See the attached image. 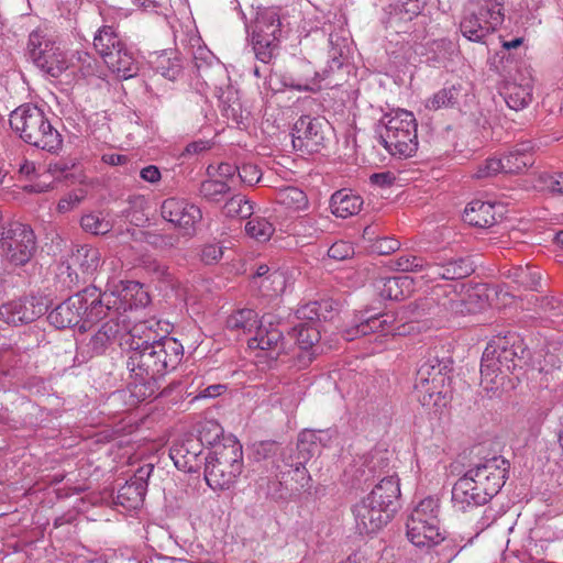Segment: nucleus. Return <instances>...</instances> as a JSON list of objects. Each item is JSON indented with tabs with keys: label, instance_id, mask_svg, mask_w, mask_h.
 <instances>
[{
	"label": "nucleus",
	"instance_id": "obj_36",
	"mask_svg": "<svg viewBox=\"0 0 563 563\" xmlns=\"http://www.w3.org/2000/svg\"><path fill=\"white\" fill-rule=\"evenodd\" d=\"M533 146L531 142L517 144L501 159L504 173H520L533 165Z\"/></svg>",
	"mask_w": 563,
	"mask_h": 563
},
{
	"label": "nucleus",
	"instance_id": "obj_59",
	"mask_svg": "<svg viewBox=\"0 0 563 563\" xmlns=\"http://www.w3.org/2000/svg\"><path fill=\"white\" fill-rule=\"evenodd\" d=\"M235 174H238V167L229 163H221L217 167L209 166L208 175L213 178L223 179L229 184Z\"/></svg>",
	"mask_w": 563,
	"mask_h": 563
},
{
	"label": "nucleus",
	"instance_id": "obj_43",
	"mask_svg": "<svg viewBox=\"0 0 563 563\" xmlns=\"http://www.w3.org/2000/svg\"><path fill=\"white\" fill-rule=\"evenodd\" d=\"M123 45L124 43L119 34L110 25L99 29L93 38V46L103 60L108 58L109 54H112L113 51L121 48Z\"/></svg>",
	"mask_w": 563,
	"mask_h": 563
},
{
	"label": "nucleus",
	"instance_id": "obj_38",
	"mask_svg": "<svg viewBox=\"0 0 563 563\" xmlns=\"http://www.w3.org/2000/svg\"><path fill=\"white\" fill-rule=\"evenodd\" d=\"M150 63L157 73L168 80H176L183 70L180 59L172 51L151 54Z\"/></svg>",
	"mask_w": 563,
	"mask_h": 563
},
{
	"label": "nucleus",
	"instance_id": "obj_64",
	"mask_svg": "<svg viewBox=\"0 0 563 563\" xmlns=\"http://www.w3.org/2000/svg\"><path fill=\"white\" fill-rule=\"evenodd\" d=\"M399 247V242L393 238L380 239L376 244V250L382 254L395 252Z\"/></svg>",
	"mask_w": 563,
	"mask_h": 563
},
{
	"label": "nucleus",
	"instance_id": "obj_3",
	"mask_svg": "<svg viewBox=\"0 0 563 563\" xmlns=\"http://www.w3.org/2000/svg\"><path fill=\"white\" fill-rule=\"evenodd\" d=\"M400 495L396 476L383 478L372 492L354 506L356 529L361 534L379 531L391 519L394 501Z\"/></svg>",
	"mask_w": 563,
	"mask_h": 563
},
{
	"label": "nucleus",
	"instance_id": "obj_47",
	"mask_svg": "<svg viewBox=\"0 0 563 563\" xmlns=\"http://www.w3.org/2000/svg\"><path fill=\"white\" fill-rule=\"evenodd\" d=\"M460 97V89L455 86L443 88L427 100L426 107L430 110H438L455 104Z\"/></svg>",
	"mask_w": 563,
	"mask_h": 563
},
{
	"label": "nucleus",
	"instance_id": "obj_57",
	"mask_svg": "<svg viewBox=\"0 0 563 563\" xmlns=\"http://www.w3.org/2000/svg\"><path fill=\"white\" fill-rule=\"evenodd\" d=\"M238 175L240 179L246 185H254L262 180L263 174L257 165L247 163L238 167Z\"/></svg>",
	"mask_w": 563,
	"mask_h": 563
},
{
	"label": "nucleus",
	"instance_id": "obj_61",
	"mask_svg": "<svg viewBox=\"0 0 563 563\" xmlns=\"http://www.w3.org/2000/svg\"><path fill=\"white\" fill-rule=\"evenodd\" d=\"M73 63H75L73 60ZM78 65L74 64L73 67H78L82 76H91L95 74L96 60L88 53H78L77 55Z\"/></svg>",
	"mask_w": 563,
	"mask_h": 563
},
{
	"label": "nucleus",
	"instance_id": "obj_2",
	"mask_svg": "<svg viewBox=\"0 0 563 563\" xmlns=\"http://www.w3.org/2000/svg\"><path fill=\"white\" fill-rule=\"evenodd\" d=\"M95 306L90 310V316L112 317L128 325L125 313L133 309L143 308L150 302V295L142 284L134 280H119L110 278L107 288L101 292L97 287H88L87 292Z\"/></svg>",
	"mask_w": 563,
	"mask_h": 563
},
{
	"label": "nucleus",
	"instance_id": "obj_33",
	"mask_svg": "<svg viewBox=\"0 0 563 563\" xmlns=\"http://www.w3.org/2000/svg\"><path fill=\"white\" fill-rule=\"evenodd\" d=\"M108 318L109 320L100 327L87 344L92 354L103 353L118 335L122 336L130 329L128 325L123 327V323L114 318Z\"/></svg>",
	"mask_w": 563,
	"mask_h": 563
},
{
	"label": "nucleus",
	"instance_id": "obj_21",
	"mask_svg": "<svg viewBox=\"0 0 563 563\" xmlns=\"http://www.w3.org/2000/svg\"><path fill=\"white\" fill-rule=\"evenodd\" d=\"M46 310L47 305L42 297L20 298L0 306V320L11 325L30 323Z\"/></svg>",
	"mask_w": 563,
	"mask_h": 563
},
{
	"label": "nucleus",
	"instance_id": "obj_17",
	"mask_svg": "<svg viewBox=\"0 0 563 563\" xmlns=\"http://www.w3.org/2000/svg\"><path fill=\"white\" fill-rule=\"evenodd\" d=\"M406 313L404 309H400L397 312L387 311L373 316H362L355 325L343 331V338L352 341L371 333H378L377 338L389 334L405 335V325L409 321Z\"/></svg>",
	"mask_w": 563,
	"mask_h": 563
},
{
	"label": "nucleus",
	"instance_id": "obj_11",
	"mask_svg": "<svg viewBox=\"0 0 563 563\" xmlns=\"http://www.w3.org/2000/svg\"><path fill=\"white\" fill-rule=\"evenodd\" d=\"M517 352L506 338L492 340L484 350L481 363V384L487 391H497L507 373L517 367Z\"/></svg>",
	"mask_w": 563,
	"mask_h": 563
},
{
	"label": "nucleus",
	"instance_id": "obj_34",
	"mask_svg": "<svg viewBox=\"0 0 563 563\" xmlns=\"http://www.w3.org/2000/svg\"><path fill=\"white\" fill-rule=\"evenodd\" d=\"M103 62L113 74L122 79L134 77L139 70L133 53L125 45L113 51Z\"/></svg>",
	"mask_w": 563,
	"mask_h": 563
},
{
	"label": "nucleus",
	"instance_id": "obj_52",
	"mask_svg": "<svg viewBox=\"0 0 563 563\" xmlns=\"http://www.w3.org/2000/svg\"><path fill=\"white\" fill-rule=\"evenodd\" d=\"M430 262H426L422 257L416 255H402L397 258L396 266L401 272H413L426 274V267Z\"/></svg>",
	"mask_w": 563,
	"mask_h": 563
},
{
	"label": "nucleus",
	"instance_id": "obj_40",
	"mask_svg": "<svg viewBox=\"0 0 563 563\" xmlns=\"http://www.w3.org/2000/svg\"><path fill=\"white\" fill-rule=\"evenodd\" d=\"M333 310V301L325 299L321 301H311L302 305L296 311L300 323L318 324L321 319L327 320Z\"/></svg>",
	"mask_w": 563,
	"mask_h": 563
},
{
	"label": "nucleus",
	"instance_id": "obj_8",
	"mask_svg": "<svg viewBox=\"0 0 563 563\" xmlns=\"http://www.w3.org/2000/svg\"><path fill=\"white\" fill-rule=\"evenodd\" d=\"M505 0H468L460 23L461 33L472 42H483L504 22Z\"/></svg>",
	"mask_w": 563,
	"mask_h": 563
},
{
	"label": "nucleus",
	"instance_id": "obj_32",
	"mask_svg": "<svg viewBox=\"0 0 563 563\" xmlns=\"http://www.w3.org/2000/svg\"><path fill=\"white\" fill-rule=\"evenodd\" d=\"M375 288L384 299L400 300L413 291V279L407 275L382 277L376 280Z\"/></svg>",
	"mask_w": 563,
	"mask_h": 563
},
{
	"label": "nucleus",
	"instance_id": "obj_58",
	"mask_svg": "<svg viewBox=\"0 0 563 563\" xmlns=\"http://www.w3.org/2000/svg\"><path fill=\"white\" fill-rule=\"evenodd\" d=\"M354 254V247L352 243L347 241H336L328 250L330 258L336 261H343L351 257Z\"/></svg>",
	"mask_w": 563,
	"mask_h": 563
},
{
	"label": "nucleus",
	"instance_id": "obj_35",
	"mask_svg": "<svg viewBox=\"0 0 563 563\" xmlns=\"http://www.w3.org/2000/svg\"><path fill=\"white\" fill-rule=\"evenodd\" d=\"M363 203L361 196L346 189L334 192L330 200L332 213L342 219L358 214Z\"/></svg>",
	"mask_w": 563,
	"mask_h": 563
},
{
	"label": "nucleus",
	"instance_id": "obj_18",
	"mask_svg": "<svg viewBox=\"0 0 563 563\" xmlns=\"http://www.w3.org/2000/svg\"><path fill=\"white\" fill-rule=\"evenodd\" d=\"M508 466L503 456H493L470 468L464 475L472 478L476 489L489 500L504 486Z\"/></svg>",
	"mask_w": 563,
	"mask_h": 563
},
{
	"label": "nucleus",
	"instance_id": "obj_48",
	"mask_svg": "<svg viewBox=\"0 0 563 563\" xmlns=\"http://www.w3.org/2000/svg\"><path fill=\"white\" fill-rule=\"evenodd\" d=\"M75 257L86 274H92L99 267L101 261L99 250L88 245L78 249Z\"/></svg>",
	"mask_w": 563,
	"mask_h": 563
},
{
	"label": "nucleus",
	"instance_id": "obj_25",
	"mask_svg": "<svg viewBox=\"0 0 563 563\" xmlns=\"http://www.w3.org/2000/svg\"><path fill=\"white\" fill-rule=\"evenodd\" d=\"M152 471L153 465L151 464L140 467L135 475L119 489L117 504L128 510L139 508L144 501L147 489V478Z\"/></svg>",
	"mask_w": 563,
	"mask_h": 563
},
{
	"label": "nucleus",
	"instance_id": "obj_10",
	"mask_svg": "<svg viewBox=\"0 0 563 563\" xmlns=\"http://www.w3.org/2000/svg\"><path fill=\"white\" fill-rule=\"evenodd\" d=\"M463 284H442L432 288L429 297L420 303L429 314L449 319L476 311L477 306L471 300L476 294L464 291Z\"/></svg>",
	"mask_w": 563,
	"mask_h": 563
},
{
	"label": "nucleus",
	"instance_id": "obj_49",
	"mask_svg": "<svg viewBox=\"0 0 563 563\" xmlns=\"http://www.w3.org/2000/svg\"><path fill=\"white\" fill-rule=\"evenodd\" d=\"M230 190V185L223 180L210 177L201 183L200 194L203 198L218 201Z\"/></svg>",
	"mask_w": 563,
	"mask_h": 563
},
{
	"label": "nucleus",
	"instance_id": "obj_13",
	"mask_svg": "<svg viewBox=\"0 0 563 563\" xmlns=\"http://www.w3.org/2000/svg\"><path fill=\"white\" fill-rule=\"evenodd\" d=\"M29 53L33 63L43 73L57 78L70 66H74L73 58L53 35L42 31H33L29 36Z\"/></svg>",
	"mask_w": 563,
	"mask_h": 563
},
{
	"label": "nucleus",
	"instance_id": "obj_51",
	"mask_svg": "<svg viewBox=\"0 0 563 563\" xmlns=\"http://www.w3.org/2000/svg\"><path fill=\"white\" fill-rule=\"evenodd\" d=\"M223 433L222 427L214 420L205 421L199 428V437L198 440L201 441V446L203 444L218 446L217 443L221 439Z\"/></svg>",
	"mask_w": 563,
	"mask_h": 563
},
{
	"label": "nucleus",
	"instance_id": "obj_20",
	"mask_svg": "<svg viewBox=\"0 0 563 563\" xmlns=\"http://www.w3.org/2000/svg\"><path fill=\"white\" fill-rule=\"evenodd\" d=\"M162 217L187 234L195 232L196 224L202 218L201 210L195 203L183 198H167L161 206Z\"/></svg>",
	"mask_w": 563,
	"mask_h": 563
},
{
	"label": "nucleus",
	"instance_id": "obj_46",
	"mask_svg": "<svg viewBox=\"0 0 563 563\" xmlns=\"http://www.w3.org/2000/svg\"><path fill=\"white\" fill-rule=\"evenodd\" d=\"M81 228L92 234H106L111 231L113 223L101 212L85 214L80 221Z\"/></svg>",
	"mask_w": 563,
	"mask_h": 563
},
{
	"label": "nucleus",
	"instance_id": "obj_6",
	"mask_svg": "<svg viewBox=\"0 0 563 563\" xmlns=\"http://www.w3.org/2000/svg\"><path fill=\"white\" fill-rule=\"evenodd\" d=\"M417 126L412 112L404 109L393 110L379 121L380 143L395 157H411L418 150Z\"/></svg>",
	"mask_w": 563,
	"mask_h": 563
},
{
	"label": "nucleus",
	"instance_id": "obj_9",
	"mask_svg": "<svg viewBox=\"0 0 563 563\" xmlns=\"http://www.w3.org/2000/svg\"><path fill=\"white\" fill-rule=\"evenodd\" d=\"M446 365L437 357L423 362L416 374L413 391L417 400L426 408L434 411L449 402L445 373Z\"/></svg>",
	"mask_w": 563,
	"mask_h": 563
},
{
	"label": "nucleus",
	"instance_id": "obj_24",
	"mask_svg": "<svg viewBox=\"0 0 563 563\" xmlns=\"http://www.w3.org/2000/svg\"><path fill=\"white\" fill-rule=\"evenodd\" d=\"M202 450L201 441L197 437L186 434L174 442L169 456L178 470L194 473L200 467Z\"/></svg>",
	"mask_w": 563,
	"mask_h": 563
},
{
	"label": "nucleus",
	"instance_id": "obj_45",
	"mask_svg": "<svg viewBox=\"0 0 563 563\" xmlns=\"http://www.w3.org/2000/svg\"><path fill=\"white\" fill-rule=\"evenodd\" d=\"M223 213L231 218L251 219L253 217V205L244 196L236 195L225 202Z\"/></svg>",
	"mask_w": 563,
	"mask_h": 563
},
{
	"label": "nucleus",
	"instance_id": "obj_22",
	"mask_svg": "<svg viewBox=\"0 0 563 563\" xmlns=\"http://www.w3.org/2000/svg\"><path fill=\"white\" fill-rule=\"evenodd\" d=\"M473 272V263L467 258L437 255L426 267V274L421 275V278L426 282L455 280L465 278Z\"/></svg>",
	"mask_w": 563,
	"mask_h": 563
},
{
	"label": "nucleus",
	"instance_id": "obj_14",
	"mask_svg": "<svg viewBox=\"0 0 563 563\" xmlns=\"http://www.w3.org/2000/svg\"><path fill=\"white\" fill-rule=\"evenodd\" d=\"M283 26L279 13L274 8H263L256 13L252 25L251 40L256 58L263 63H269L275 56Z\"/></svg>",
	"mask_w": 563,
	"mask_h": 563
},
{
	"label": "nucleus",
	"instance_id": "obj_56",
	"mask_svg": "<svg viewBox=\"0 0 563 563\" xmlns=\"http://www.w3.org/2000/svg\"><path fill=\"white\" fill-rule=\"evenodd\" d=\"M539 183L543 189L563 195V173L541 174Z\"/></svg>",
	"mask_w": 563,
	"mask_h": 563
},
{
	"label": "nucleus",
	"instance_id": "obj_30",
	"mask_svg": "<svg viewBox=\"0 0 563 563\" xmlns=\"http://www.w3.org/2000/svg\"><path fill=\"white\" fill-rule=\"evenodd\" d=\"M323 77L316 71L311 63L301 62L298 69L284 76V85L298 91L316 92L321 89Z\"/></svg>",
	"mask_w": 563,
	"mask_h": 563
},
{
	"label": "nucleus",
	"instance_id": "obj_23",
	"mask_svg": "<svg viewBox=\"0 0 563 563\" xmlns=\"http://www.w3.org/2000/svg\"><path fill=\"white\" fill-rule=\"evenodd\" d=\"M169 324L162 321L161 328H157V336L153 339L154 350L152 353L156 354L157 360L161 361L163 367V376L170 371H174L181 362L184 356V346L175 338L166 335L168 333Z\"/></svg>",
	"mask_w": 563,
	"mask_h": 563
},
{
	"label": "nucleus",
	"instance_id": "obj_26",
	"mask_svg": "<svg viewBox=\"0 0 563 563\" xmlns=\"http://www.w3.org/2000/svg\"><path fill=\"white\" fill-rule=\"evenodd\" d=\"M503 209L500 203L473 200L465 207L463 220L473 227L489 228L501 217Z\"/></svg>",
	"mask_w": 563,
	"mask_h": 563
},
{
	"label": "nucleus",
	"instance_id": "obj_27",
	"mask_svg": "<svg viewBox=\"0 0 563 563\" xmlns=\"http://www.w3.org/2000/svg\"><path fill=\"white\" fill-rule=\"evenodd\" d=\"M291 336L296 339L300 353L298 364L308 366L316 355L314 345L320 341L321 333L318 324L299 323L294 327Z\"/></svg>",
	"mask_w": 563,
	"mask_h": 563
},
{
	"label": "nucleus",
	"instance_id": "obj_5",
	"mask_svg": "<svg viewBox=\"0 0 563 563\" xmlns=\"http://www.w3.org/2000/svg\"><path fill=\"white\" fill-rule=\"evenodd\" d=\"M9 121L24 142L49 153L62 148V135L38 107L22 104L11 112Z\"/></svg>",
	"mask_w": 563,
	"mask_h": 563
},
{
	"label": "nucleus",
	"instance_id": "obj_16",
	"mask_svg": "<svg viewBox=\"0 0 563 563\" xmlns=\"http://www.w3.org/2000/svg\"><path fill=\"white\" fill-rule=\"evenodd\" d=\"M0 249L4 257L12 264H26L36 249L33 230L23 223L12 222L0 232Z\"/></svg>",
	"mask_w": 563,
	"mask_h": 563
},
{
	"label": "nucleus",
	"instance_id": "obj_39",
	"mask_svg": "<svg viewBox=\"0 0 563 563\" xmlns=\"http://www.w3.org/2000/svg\"><path fill=\"white\" fill-rule=\"evenodd\" d=\"M329 432L322 430H303L298 437L297 449L299 452L298 461L307 462L320 450L323 441L328 440Z\"/></svg>",
	"mask_w": 563,
	"mask_h": 563
},
{
	"label": "nucleus",
	"instance_id": "obj_29",
	"mask_svg": "<svg viewBox=\"0 0 563 563\" xmlns=\"http://www.w3.org/2000/svg\"><path fill=\"white\" fill-rule=\"evenodd\" d=\"M252 283L262 296L276 297L285 291L288 277L284 271H271L267 265L262 264L257 267Z\"/></svg>",
	"mask_w": 563,
	"mask_h": 563
},
{
	"label": "nucleus",
	"instance_id": "obj_63",
	"mask_svg": "<svg viewBox=\"0 0 563 563\" xmlns=\"http://www.w3.org/2000/svg\"><path fill=\"white\" fill-rule=\"evenodd\" d=\"M140 176L144 181L156 184L161 179V172L158 167L154 165H148L141 169Z\"/></svg>",
	"mask_w": 563,
	"mask_h": 563
},
{
	"label": "nucleus",
	"instance_id": "obj_55",
	"mask_svg": "<svg viewBox=\"0 0 563 563\" xmlns=\"http://www.w3.org/2000/svg\"><path fill=\"white\" fill-rule=\"evenodd\" d=\"M86 192L82 189H77L65 195L57 203V210L60 213H66L77 207L85 198Z\"/></svg>",
	"mask_w": 563,
	"mask_h": 563
},
{
	"label": "nucleus",
	"instance_id": "obj_7",
	"mask_svg": "<svg viewBox=\"0 0 563 563\" xmlns=\"http://www.w3.org/2000/svg\"><path fill=\"white\" fill-rule=\"evenodd\" d=\"M440 503L435 497H426L411 510L406 521V536L418 548H432L445 539L440 526Z\"/></svg>",
	"mask_w": 563,
	"mask_h": 563
},
{
	"label": "nucleus",
	"instance_id": "obj_44",
	"mask_svg": "<svg viewBox=\"0 0 563 563\" xmlns=\"http://www.w3.org/2000/svg\"><path fill=\"white\" fill-rule=\"evenodd\" d=\"M274 231L275 228L273 223L266 218L257 214L251 217V219L245 224L246 234L258 242L268 241L272 238Z\"/></svg>",
	"mask_w": 563,
	"mask_h": 563
},
{
	"label": "nucleus",
	"instance_id": "obj_41",
	"mask_svg": "<svg viewBox=\"0 0 563 563\" xmlns=\"http://www.w3.org/2000/svg\"><path fill=\"white\" fill-rule=\"evenodd\" d=\"M274 200L291 212L303 211L309 205L307 195L301 189L294 186L276 189Z\"/></svg>",
	"mask_w": 563,
	"mask_h": 563
},
{
	"label": "nucleus",
	"instance_id": "obj_42",
	"mask_svg": "<svg viewBox=\"0 0 563 563\" xmlns=\"http://www.w3.org/2000/svg\"><path fill=\"white\" fill-rule=\"evenodd\" d=\"M504 275L526 289H538L541 283V272L536 266H515L507 269Z\"/></svg>",
	"mask_w": 563,
	"mask_h": 563
},
{
	"label": "nucleus",
	"instance_id": "obj_60",
	"mask_svg": "<svg viewBox=\"0 0 563 563\" xmlns=\"http://www.w3.org/2000/svg\"><path fill=\"white\" fill-rule=\"evenodd\" d=\"M223 256V247L217 243L206 244L200 253L201 261L211 265L217 263Z\"/></svg>",
	"mask_w": 563,
	"mask_h": 563
},
{
	"label": "nucleus",
	"instance_id": "obj_50",
	"mask_svg": "<svg viewBox=\"0 0 563 563\" xmlns=\"http://www.w3.org/2000/svg\"><path fill=\"white\" fill-rule=\"evenodd\" d=\"M305 462L297 461L290 464V470L288 472L291 475V481L296 483L295 486H291L292 492H308L310 489L311 477L305 467Z\"/></svg>",
	"mask_w": 563,
	"mask_h": 563
},
{
	"label": "nucleus",
	"instance_id": "obj_12",
	"mask_svg": "<svg viewBox=\"0 0 563 563\" xmlns=\"http://www.w3.org/2000/svg\"><path fill=\"white\" fill-rule=\"evenodd\" d=\"M205 460V479L213 490L229 488L242 471V449L238 443L217 446Z\"/></svg>",
	"mask_w": 563,
	"mask_h": 563
},
{
	"label": "nucleus",
	"instance_id": "obj_19",
	"mask_svg": "<svg viewBox=\"0 0 563 563\" xmlns=\"http://www.w3.org/2000/svg\"><path fill=\"white\" fill-rule=\"evenodd\" d=\"M330 132V124L323 118H311L303 115L297 120L292 129L294 147L307 152H319Z\"/></svg>",
	"mask_w": 563,
	"mask_h": 563
},
{
	"label": "nucleus",
	"instance_id": "obj_31",
	"mask_svg": "<svg viewBox=\"0 0 563 563\" xmlns=\"http://www.w3.org/2000/svg\"><path fill=\"white\" fill-rule=\"evenodd\" d=\"M532 78L530 75H521L518 80L515 78L505 84L503 95L507 106L516 111L522 110L532 100Z\"/></svg>",
	"mask_w": 563,
	"mask_h": 563
},
{
	"label": "nucleus",
	"instance_id": "obj_37",
	"mask_svg": "<svg viewBox=\"0 0 563 563\" xmlns=\"http://www.w3.org/2000/svg\"><path fill=\"white\" fill-rule=\"evenodd\" d=\"M217 97L222 114L236 124L242 123L244 117L238 90L232 86L220 87Z\"/></svg>",
	"mask_w": 563,
	"mask_h": 563
},
{
	"label": "nucleus",
	"instance_id": "obj_4",
	"mask_svg": "<svg viewBox=\"0 0 563 563\" xmlns=\"http://www.w3.org/2000/svg\"><path fill=\"white\" fill-rule=\"evenodd\" d=\"M227 328L245 334L254 330V335L247 341L249 347L260 350L271 360H277L287 352L283 332L274 324L272 316H264L260 320L253 309H240L228 317Z\"/></svg>",
	"mask_w": 563,
	"mask_h": 563
},
{
	"label": "nucleus",
	"instance_id": "obj_53",
	"mask_svg": "<svg viewBox=\"0 0 563 563\" xmlns=\"http://www.w3.org/2000/svg\"><path fill=\"white\" fill-rule=\"evenodd\" d=\"M295 235L300 236H314L319 232V228L317 227V220L314 217L306 216L298 218L291 229Z\"/></svg>",
	"mask_w": 563,
	"mask_h": 563
},
{
	"label": "nucleus",
	"instance_id": "obj_28",
	"mask_svg": "<svg viewBox=\"0 0 563 563\" xmlns=\"http://www.w3.org/2000/svg\"><path fill=\"white\" fill-rule=\"evenodd\" d=\"M471 481L472 478L463 475L452 488L453 507L463 512L488 501L485 494L478 492Z\"/></svg>",
	"mask_w": 563,
	"mask_h": 563
},
{
	"label": "nucleus",
	"instance_id": "obj_15",
	"mask_svg": "<svg viewBox=\"0 0 563 563\" xmlns=\"http://www.w3.org/2000/svg\"><path fill=\"white\" fill-rule=\"evenodd\" d=\"M87 292L88 287L58 305L48 313V322L57 329L79 327L80 331H86L89 323L101 320V317L90 316L95 303Z\"/></svg>",
	"mask_w": 563,
	"mask_h": 563
},
{
	"label": "nucleus",
	"instance_id": "obj_54",
	"mask_svg": "<svg viewBox=\"0 0 563 563\" xmlns=\"http://www.w3.org/2000/svg\"><path fill=\"white\" fill-rule=\"evenodd\" d=\"M503 172V164L500 158H487L483 162L474 174V177L477 179H483L487 177H492Z\"/></svg>",
	"mask_w": 563,
	"mask_h": 563
},
{
	"label": "nucleus",
	"instance_id": "obj_62",
	"mask_svg": "<svg viewBox=\"0 0 563 563\" xmlns=\"http://www.w3.org/2000/svg\"><path fill=\"white\" fill-rule=\"evenodd\" d=\"M369 179L373 185H376L379 187H389L394 184V181L396 180V177L390 172H383V173L373 174Z\"/></svg>",
	"mask_w": 563,
	"mask_h": 563
},
{
	"label": "nucleus",
	"instance_id": "obj_1",
	"mask_svg": "<svg viewBox=\"0 0 563 563\" xmlns=\"http://www.w3.org/2000/svg\"><path fill=\"white\" fill-rule=\"evenodd\" d=\"M161 325V320L141 321L122 335L120 344L128 352L126 367L131 373L128 389L134 402L152 397L157 390V378L163 376L164 366L152 353L155 349L153 339Z\"/></svg>",
	"mask_w": 563,
	"mask_h": 563
}]
</instances>
